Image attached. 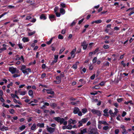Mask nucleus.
<instances>
[{
  "mask_svg": "<svg viewBox=\"0 0 134 134\" xmlns=\"http://www.w3.org/2000/svg\"><path fill=\"white\" fill-rule=\"evenodd\" d=\"M86 42L85 40L83 42L81 43V46H83L86 45Z\"/></svg>",
  "mask_w": 134,
  "mask_h": 134,
  "instance_id": "obj_37",
  "label": "nucleus"
},
{
  "mask_svg": "<svg viewBox=\"0 0 134 134\" xmlns=\"http://www.w3.org/2000/svg\"><path fill=\"white\" fill-rule=\"evenodd\" d=\"M122 130L123 132H122V133L123 134H126L127 133V132L125 128Z\"/></svg>",
  "mask_w": 134,
  "mask_h": 134,
  "instance_id": "obj_41",
  "label": "nucleus"
},
{
  "mask_svg": "<svg viewBox=\"0 0 134 134\" xmlns=\"http://www.w3.org/2000/svg\"><path fill=\"white\" fill-rule=\"evenodd\" d=\"M65 48L64 47H62V49L60 50L59 54H60L65 50Z\"/></svg>",
  "mask_w": 134,
  "mask_h": 134,
  "instance_id": "obj_23",
  "label": "nucleus"
},
{
  "mask_svg": "<svg viewBox=\"0 0 134 134\" xmlns=\"http://www.w3.org/2000/svg\"><path fill=\"white\" fill-rule=\"evenodd\" d=\"M26 69V66L25 65H22L20 69V70L22 71L23 70H24Z\"/></svg>",
  "mask_w": 134,
  "mask_h": 134,
  "instance_id": "obj_21",
  "label": "nucleus"
},
{
  "mask_svg": "<svg viewBox=\"0 0 134 134\" xmlns=\"http://www.w3.org/2000/svg\"><path fill=\"white\" fill-rule=\"evenodd\" d=\"M58 38L60 39H63V36L61 35L60 34L59 35L58 37Z\"/></svg>",
  "mask_w": 134,
  "mask_h": 134,
  "instance_id": "obj_36",
  "label": "nucleus"
},
{
  "mask_svg": "<svg viewBox=\"0 0 134 134\" xmlns=\"http://www.w3.org/2000/svg\"><path fill=\"white\" fill-rule=\"evenodd\" d=\"M4 129L6 131L8 130V127L5 126H3L2 128L1 129V130L3 131H4Z\"/></svg>",
  "mask_w": 134,
  "mask_h": 134,
  "instance_id": "obj_26",
  "label": "nucleus"
},
{
  "mask_svg": "<svg viewBox=\"0 0 134 134\" xmlns=\"http://www.w3.org/2000/svg\"><path fill=\"white\" fill-rule=\"evenodd\" d=\"M50 105L51 107H52L53 109L55 108L57 106V104L55 103H51L50 104Z\"/></svg>",
  "mask_w": 134,
  "mask_h": 134,
  "instance_id": "obj_16",
  "label": "nucleus"
},
{
  "mask_svg": "<svg viewBox=\"0 0 134 134\" xmlns=\"http://www.w3.org/2000/svg\"><path fill=\"white\" fill-rule=\"evenodd\" d=\"M67 129H71L72 128V126L71 125H68L67 126Z\"/></svg>",
  "mask_w": 134,
  "mask_h": 134,
  "instance_id": "obj_39",
  "label": "nucleus"
},
{
  "mask_svg": "<svg viewBox=\"0 0 134 134\" xmlns=\"http://www.w3.org/2000/svg\"><path fill=\"white\" fill-rule=\"evenodd\" d=\"M26 91H21L20 92V95H24L26 93Z\"/></svg>",
  "mask_w": 134,
  "mask_h": 134,
  "instance_id": "obj_47",
  "label": "nucleus"
},
{
  "mask_svg": "<svg viewBox=\"0 0 134 134\" xmlns=\"http://www.w3.org/2000/svg\"><path fill=\"white\" fill-rule=\"evenodd\" d=\"M49 18L50 20L53 21L54 20H55L56 19H55V16L54 15L52 14L49 15Z\"/></svg>",
  "mask_w": 134,
  "mask_h": 134,
  "instance_id": "obj_6",
  "label": "nucleus"
},
{
  "mask_svg": "<svg viewBox=\"0 0 134 134\" xmlns=\"http://www.w3.org/2000/svg\"><path fill=\"white\" fill-rule=\"evenodd\" d=\"M76 51V48H75L74 49L72 50L71 52V56H72L73 54H74Z\"/></svg>",
  "mask_w": 134,
  "mask_h": 134,
  "instance_id": "obj_28",
  "label": "nucleus"
},
{
  "mask_svg": "<svg viewBox=\"0 0 134 134\" xmlns=\"http://www.w3.org/2000/svg\"><path fill=\"white\" fill-rule=\"evenodd\" d=\"M87 133V129L85 128L82 130H81L80 132L79 133V134H83L84 133Z\"/></svg>",
  "mask_w": 134,
  "mask_h": 134,
  "instance_id": "obj_10",
  "label": "nucleus"
},
{
  "mask_svg": "<svg viewBox=\"0 0 134 134\" xmlns=\"http://www.w3.org/2000/svg\"><path fill=\"white\" fill-rule=\"evenodd\" d=\"M93 88H95V89H98L100 88V87L99 86V85H95L93 87Z\"/></svg>",
  "mask_w": 134,
  "mask_h": 134,
  "instance_id": "obj_35",
  "label": "nucleus"
},
{
  "mask_svg": "<svg viewBox=\"0 0 134 134\" xmlns=\"http://www.w3.org/2000/svg\"><path fill=\"white\" fill-rule=\"evenodd\" d=\"M89 134H99L97 132V130L95 129H92L89 131Z\"/></svg>",
  "mask_w": 134,
  "mask_h": 134,
  "instance_id": "obj_3",
  "label": "nucleus"
},
{
  "mask_svg": "<svg viewBox=\"0 0 134 134\" xmlns=\"http://www.w3.org/2000/svg\"><path fill=\"white\" fill-rule=\"evenodd\" d=\"M36 32L35 31H34L33 32L29 33L28 35L29 36H31L35 34Z\"/></svg>",
  "mask_w": 134,
  "mask_h": 134,
  "instance_id": "obj_33",
  "label": "nucleus"
},
{
  "mask_svg": "<svg viewBox=\"0 0 134 134\" xmlns=\"http://www.w3.org/2000/svg\"><path fill=\"white\" fill-rule=\"evenodd\" d=\"M102 22V21L101 20H95L92 21L91 22V24H93L94 23L96 24H99Z\"/></svg>",
  "mask_w": 134,
  "mask_h": 134,
  "instance_id": "obj_13",
  "label": "nucleus"
},
{
  "mask_svg": "<svg viewBox=\"0 0 134 134\" xmlns=\"http://www.w3.org/2000/svg\"><path fill=\"white\" fill-rule=\"evenodd\" d=\"M98 123L100 124H103L104 125H108V124L104 120L99 121L98 122Z\"/></svg>",
  "mask_w": 134,
  "mask_h": 134,
  "instance_id": "obj_15",
  "label": "nucleus"
},
{
  "mask_svg": "<svg viewBox=\"0 0 134 134\" xmlns=\"http://www.w3.org/2000/svg\"><path fill=\"white\" fill-rule=\"evenodd\" d=\"M29 95L31 97L33 98L34 97L33 93L32 91L31 90H29L28 91Z\"/></svg>",
  "mask_w": 134,
  "mask_h": 134,
  "instance_id": "obj_12",
  "label": "nucleus"
},
{
  "mask_svg": "<svg viewBox=\"0 0 134 134\" xmlns=\"http://www.w3.org/2000/svg\"><path fill=\"white\" fill-rule=\"evenodd\" d=\"M46 91L47 92V93L48 94H51L53 95H54V92L51 90L49 89H47L46 90Z\"/></svg>",
  "mask_w": 134,
  "mask_h": 134,
  "instance_id": "obj_11",
  "label": "nucleus"
},
{
  "mask_svg": "<svg viewBox=\"0 0 134 134\" xmlns=\"http://www.w3.org/2000/svg\"><path fill=\"white\" fill-rule=\"evenodd\" d=\"M13 101L15 103H18L19 104L22 105L21 103L20 102L18 101L15 98L13 99Z\"/></svg>",
  "mask_w": 134,
  "mask_h": 134,
  "instance_id": "obj_19",
  "label": "nucleus"
},
{
  "mask_svg": "<svg viewBox=\"0 0 134 134\" xmlns=\"http://www.w3.org/2000/svg\"><path fill=\"white\" fill-rule=\"evenodd\" d=\"M84 20V18H83L82 19H81V20H79L78 22V24L79 25Z\"/></svg>",
  "mask_w": 134,
  "mask_h": 134,
  "instance_id": "obj_61",
  "label": "nucleus"
},
{
  "mask_svg": "<svg viewBox=\"0 0 134 134\" xmlns=\"http://www.w3.org/2000/svg\"><path fill=\"white\" fill-rule=\"evenodd\" d=\"M49 104L47 102H45L44 103V105L43 106V107H46L45 105L49 106Z\"/></svg>",
  "mask_w": 134,
  "mask_h": 134,
  "instance_id": "obj_52",
  "label": "nucleus"
},
{
  "mask_svg": "<svg viewBox=\"0 0 134 134\" xmlns=\"http://www.w3.org/2000/svg\"><path fill=\"white\" fill-rule=\"evenodd\" d=\"M123 99V98H118L117 99V101L118 102L120 103L122 101Z\"/></svg>",
  "mask_w": 134,
  "mask_h": 134,
  "instance_id": "obj_40",
  "label": "nucleus"
},
{
  "mask_svg": "<svg viewBox=\"0 0 134 134\" xmlns=\"http://www.w3.org/2000/svg\"><path fill=\"white\" fill-rule=\"evenodd\" d=\"M22 72L24 74L26 75H28L29 72H31V70L30 68H28L23 70Z\"/></svg>",
  "mask_w": 134,
  "mask_h": 134,
  "instance_id": "obj_4",
  "label": "nucleus"
},
{
  "mask_svg": "<svg viewBox=\"0 0 134 134\" xmlns=\"http://www.w3.org/2000/svg\"><path fill=\"white\" fill-rule=\"evenodd\" d=\"M47 130L50 133H52L55 130L54 128H52L51 127H48L47 128Z\"/></svg>",
  "mask_w": 134,
  "mask_h": 134,
  "instance_id": "obj_9",
  "label": "nucleus"
},
{
  "mask_svg": "<svg viewBox=\"0 0 134 134\" xmlns=\"http://www.w3.org/2000/svg\"><path fill=\"white\" fill-rule=\"evenodd\" d=\"M114 110L115 111L113 113L115 115H117V113L119 111L118 109L116 108H114Z\"/></svg>",
  "mask_w": 134,
  "mask_h": 134,
  "instance_id": "obj_38",
  "label": "nucleus"
},
{
  "mask_svg": "<svg viewBox=\"0 0 134 134\" xmlns=\"http://www.w3.org/2000/svg\"><path fill=\"white\" fill-rule=\"evenodd\" d=\"M22 40L24 42H28L29 40L27 37H24L23 38Z\"/></svg>",
  "mask_w": 134,
  "mask_h": 134,
  "instance_id": "obj_18",
  "label": "nucleus"
},
{
  "mask_svg": "<svg viewBox=\"0 0 134 134\" xmlns=\"http://www.w3.org/2000/svg\"><path fill=\"white\" fill-rule=\"evenodd\" d=\"M57 61L54 59V60L51 63V65H53L54 63H55L57 62Z\"/></svg>",
  "mask_w": 134,
  "mask_h": 134,
  "instance_id": "obj_59",
  "label": "nucleus"
},
{
  "mask_svg": "<svg viewBox=\"0 0 134 134\" xmlns=\"http://www.w3.org/2000/svg\"><path fill=\"white\" fill-rule=\"evenodd\" d=\"M40 18L41 19L45 20L46 19L47 17L44 14H42L40 16Z\"/></svg>",
  "mask_w": 134,
  "mask_h": 134,
  "instance_id": "obj_14",
  "label": "nucleus"
},
{
  "mask_svg": "<svg viewBox=\"0 0 134 134\" xmlns=\"http://www.w3.org/2000/svg\"><path fill=\"white\" fill-rule=\"evenodd\" d=\"M44 126V123H40L39 127L41 128L43 127Z\"/></svg>",
  "mask_w": 134,
  "mask_h": 134,
  "instance_id": "obj_57",
  "label": "nucleus"
},
{
  "mask_svg": "<svg viewBox=\"0 0 134 134\" xmlns=\"http://www.w3.org/2000/svg\"><path fill=\"white\" fill-rule=\"evenodd\" d=\"M20 76V75H18V74H15L13 75V77H14V78H16V77H19Z\"/></svg>",
  "mask_w": 134,
  "mask_h": 134,
  "instance_id": "obj_51",
  "label": "nucleus"
},
{
  "mask_svg": "<svg viewBox=\"0 0 134 134\" xmlns=\"http://www.w3.org/2000/svg\"><path fill=\"white\" fill-rule=\"evenodd\" d=\"M98 116H101L100 111L99 110H97L96 114Z\"/></svg>",
  "mask_w": 134,
  "mask_h": 134,
  "instance_id": "obj_31",
  "label": "nucleus"
},
{
  "mask_svg": "<svg viewBox=\"0 0 134 134\" xmlns=\"http://www.w3.org/2000/svg\"><path fill=\"white\" fill-rule=\"evenodd\" d=\"M87 111V110L86 108H83L82 110V112L83 114L86 113Z\"/></svg>",
  "mask_w": 134,
  "mask_h": 134,
  "instance_id": "obj_29",
  "label": "nucleus"
},
{
  "mask_svg": "<svg viewBox=\"0 0 134 134\" xmlns=\"http://www.w3.org/2000/svg\"><path fill=\"white\" fill-rule=\"evenodd\" d=\"M13 85V83L12 82H11L9 84H8L7 86V87L8 88H10V86H12Z\"/></svg>",
  "mask_w": 134,
  "mask_h": 134,
  "instance_id": "obj_46",
  "label": "nucleus"
},
{
  "mask_svg": "<svg viewBox=\"0 0 134 134\" xmlns=\"http://www.w3.org/2000/svg\"><path fill=\"white\" fill-rule=\"evenodd\" d=\"M109 47L110 46L108 44L104 45L103 46V48L105 49H108L109 48Z\"/></svg>",
  "mask_w": 134,
  "mask_h": 134,
  "instance_id": "obj_24",
  "label": "nucleus"
},
{
  "mask_svg": "<svg viewBox=\"0 0 134 134\" xmlns=\"http://www.w3.org/2000/svg\"><path fill=\"white\" fill-rule=\"evenodd\" d=\"M104 84L105 82L104 81H102L99 84V85H100L101 86H103L104 85Z\"/></svg>",
  "mask_w": 134,
  "mask_h": 134,
  "instance_id": "obj_53",
  "label": "nucleus"
},
{
  "mask_svg": "<svg viewBox=\"0 0 134 134\" xmlns=\"http://www.w3.org/2000/svg\"><path fill=\"white\" fill-rule=\"evenodd\" d=\"M97 57H94L92 60V62L93 63H96L97 61Z\"/></svg>",
  "mask_w": 134,
  "mask_h": 134,
  "instance_id": "obj_30",
  "label": "nucleus"
},
{
  "mask_svg": "<svg viewBox=\"0 0 134 134\" xmlns=\"http://www.w3.org/2000/svg\"><path fill=\"white\" fill-rule=\"evenodd\" d=\"M96 75L95 74H94L92 75L90 77V78L91 80H93L94 79Z\"/></svg>",
  "mask_w": 134,
  "mask_h": 134,
  "instance_id": "obj_43",
  "label": "nucleus"
},
{
  "mask_svg": "<svg viewBox=\"0 0 134 134\" xmlns=\"http://www.w3.org/2000/svg\"><path fill=\"white\" fill-rule=\"evenodd\" d=\"M126 113L125 111H123L121 115L123 117H124L126 115Z\"/></svg>",
  "mask_w": 134,
  "mask_h": 134,
  "instance_id": "obj_55",
  "label": "nucleus"
},
{
  "mask_svg": "<svg viewBox=\"0 0 134 134\" xmlns=\"http://www.w3.org/2000/svg\"><path fill=\"white\" fill-rule=\"evenodd\" d=\"M53 119L58 122H60V125L62 124L65 120L64 118H60L59 117H54Z\"/></svg>",
  "mask_w": 134,
  "mask_h": 134,
  "instance_id": "obj_1",
  "label": "nucleus"
},
{
  "mask_svg": "<svg viewBox=\"0 0 134 134\" xmlns=\"http://www.w3.org/2000/svg\"><path fill=\"white\" fill-rule=\"evenodd\" d=\"M97 110H96L95 109H92L91 110V112L93 114H96L97 112Z\"/></svg>",
  "mask_w": 134,
  "mask_h": 134,
  "instance_id": "obj_32",
  "label": "nucleus"
},
{
  "mask_svg": "<svg viewBox=\"0 0 134 134\" xmlns=\"http://www.w3.org/2000/svg\"><path fill=\"white\" fill-rule=\"evenodd\" d=\"M18 46L19 48L20 49H22L23 48V47L22 46V44H21V43H19L18 44Z\"/></svg>",
  "mask_w": 134,
  "mask_h": 134,
  "instance_id": "obj_49",
  "label": "nucleus"
},
{
  "mask_svg": "<svg viewBox=\"0 0 134 134\" xmlns=\"http://www.w3.org/2000/svg\"><path fill=\"white\" fill-rule=\"evenodd\" d=\"M60 12L62 14H64L65 13V10L63 8H61L60 9Z\"/></svg>",
  "mask_w": 134,
  "mask_h": 134,
  "instance_id": "obj_20",
  "label": "nucleus"
},
{
  "mask_svg": "<svg viewBox=\"0 0 134 134\" xmlns=\"http://www.w3.org/2000/svg\"><path fill=\"white\" fill-rule=\"evenodd\" d=\"M88 120V119L87 118H84L82 119L81 120V121L83 123H86Z\"/></svg>",
  "mask_w": 134,
  "mask_h": 134,
  "instance_id": "obj_17",
  "label": "nucleus"
},
{
  "mask_svg": "<svg viewBox=\"0 0 134 134\" xmlns=\"http://www.w3.org/2000/svg\"><path fill=\"white\" fill-rule=\"evenodd\" d=\"M55 14L57 16V17H59L60 16V13L56 12L55 13Z\"/></svg>",
  "mask_w": 134,
  "mask_h": 134,
  "instance_id": "obj_63",
  "label": "nucleus"
},
{
  "mask_svg": "<svg viewBox=\"0 0 134 134\" xmlns=\"http://www.w3.org/2000/svg\"><path fill=\"white\" fill-rule=\"evenodd\" d=\"M60 6L62 8H65L66 7L65 4L63 3H62L60 4Z\"/></svg>",
  "mask_w": 134,
  "mask_h": 134,
  "instance_id": "obj_44",
  "label": "nucleus"
},
{
  "mask_svg": "<svg viewBox=\"0 0 134 134\" xmlns=\"http://www.w3.org/2000/svg\"><path fill=\"white\" fill-rule=\"evenodd\" d=\"M80 109L78 107H75L74 109L73 113L75 114H77L80 111Z\"/></svg>",
  "mask_w": 134,
  "mask_h": 134,
  "instance_id": "obj_7",
  "label": "nucleus"
},
{
  "mask_svg": "<svg viewBox=\"0 0 134 134\" xmlns=\"http://www.w3.org/2000/svg\"><path fill=\"white\" fill-rule=\"evenodd\" d=\"M108 109L107 108H106L104 110L103 112L104 114H103V116H109V115L108 114Z\"/></svg>",
  "mask_w": 134,
  "mask_h": 134,
  "instance_id": "obj_8",
  "label": "nucleus"
},
{
  "mask_svg": "<svg viewBox=\"0 0 134 134\" xmlns=\"http://www.w3.org/2000/svg\"><path fill=\"white\" fill-rule=\"evenodd\" d=\"M110 64V63L109 62L107 61L106 63L104 64V66H109Z\"/></svg>",
  "mask_w": 134,
  "mask_h": 134,
  "instance_id": "obj_62",
  "label": "nucleus"
},
{
  "mask_svg": "<svg viewBox=\"0 0 134 134\" xmlns=\"http://www.w3.org/2000/svg\"><path fill=\"white\" fill-rule=\"evenodd\" d=\"M26 127V126L25 125H23L19 127V129L20 130L22 131L24 130Z\"/></svg>",
  "mask_w": 134,
  "mask_h": 134,
  "instance_id": "obj_25",
  "label": "nucleus"
},
{
  "mask_svg": "<svg viewBox=\"0 0 134 134\" xmlns=\"http://www.w3.org/2000/svg\"><path fill=\"white\" fill-rule=\"evenodd\" d=\"M87 46H88V44H86V45L83 46H82L83 47V49L84 50H86L87 48Z\"/></svg>",
  "mask_w": 134,
  "mask_h": 134,
  "instance_id": "obj_50",
  "label": "nucleus"
},
{
  "mask_svg": "<svg viewBox=\"0 0 134 134\" xmlns=\"http://www.w3.org/2000/svg\"><path fill=\"white\" fill-rule=\"evenodd\" d=\"M19 55H17L16 56V58L15 59V60H19L20 59V58L19 57Z\"/></svg>",
  "mask_w": 134,
  "mask_h": 134,
  "instance_id": "obj_48",
  "label": "nucleus"
},
{
  "mask_svg": "<svg viewBox=\"0 0 134 134\" xmlns=\"http://www.w3.org/2000/svg\"><path fill=\"white\" fill-rule=\"evenodd\" d=\"M7 13H8L7 12H5L4 13H3L1 15H0V19L4 15L7 14Z\"/></svg>",
  "mask_w": 134,
  "mask_h": 134,
  "instance_id": "obj_54",
  "label": "nucleus"
},
{
  "mask_svg": "<svg viewBox=\"0 0 134 134\" xmlns=\"http://www.w3.org/2000/svg\"><path fill=\"white\" fill-rule=\"evenodd\" d=\"M56 79L58 80V81L55 80L54 81V82H55L56 84L60 83L61 82V77L59 76H57L56 77Z\"/></svg>",
  "mask_w": 134,
  "mask_h": 134,
  "instance_id": "obj_5",
  "label": "nucleus"
},
{
  "mask_svg": "<svg viewBox=\"0 0 134 134\" xmlns=\"http://www.w3.org/2000/svg\"><path fill=\"white\" fill-rule=\"evenodd\" d=\"M72 68L75 69H76L77 68V65L74 64L73 65Z\"/></svg>",
  "mask_w": 134,
  "mask_h": 134,
  "instance_id": "obj_56",
  "label": "nucleus"
},
{
  "mask_svg": "<svg viewBox=\"0 0 134 134\" xmlns=\"http://www.w3.org/2000/svg\"><path fill=\"white\" fill-rule=\"evenodd\" d=\"M109 129V127L108 126H105L103 127V130H107L108 129Z\"/></svg>",
  "mask_w": 134,
  "mask_h": 134,
  "instance_id": "obj_42",
  "label": "nucleus"
},
{
  "mask_svg": "<svg viewBox=\"0 0 134 134\" xmlns=\"http://www.w3.org/2000/svg\"><path fill=\"white\" fill-rule=\"evenodd\" d=\"M46 74L45 73H44L41 75V77L43 79L45 77Z\"/></svg>",
  "mask_w": 134,
  "mask_h": 134,
  "instance_id": "obj_58",
  "label": "nucleus"
},
{
  "mask_svg": "<svg viewBox=\"0 0 134 134\" xmlns=\"http://www.w3.org/2000/svg\"><path fill=\"white\" fill-rule=\"evenodd\" d=\"M119 129H116L115 130V134H118L119 132Z\"/></svg>",
  "mask_w": 134,
  "mask_h": 134,
  "instance_id": "obj_64",
  "label": "nucleus"
},
{
  "mask_svg": "<svg viewBox=\"0 0 134 134\" xmlns=\"http://www.w3.org/2000/svg\"><path fill=\"white\" fill-rule=\"evenodd\" d=\"M16 68H14L13 66L10 67L9 68V71L12 74H14L16 73Z\"/></svg>",
  "mask_w": 134,
  "mask_h": 134,
  "instance_id": "obj_2",
  "label": "nucleus"
},
{
  "mask_svg": "<svg viewBox=\"0 0 134 134\" xmlns=\"http://www.w3.org/2000/svg\"><path fill=\"white\" fill-rule=\"evenodd\" d=\"M53 38L54 37L52 38L49 41L47 42H46L47 44L48 45H49L51 44Z\"/></svg>",
  "mask_w": 134,
  "mask_h": 134,
  "instance_id": "obj_27",
  "label": "nucleus"
},
{
  "mask_svg": "<svg viewBox=\"0 0 134 134\" xmlns=\"http://www.w3.org/2000/svg\"><path fill=\"white\" fill-rule=\"evenodd\" d=\"M82 122L81 121H80L79 122V124L78 125L79 127H80V126H82Z\"/></svg>",
  "mask_w": 134,
  "mask_h": 134,
  "instance_id": "obj_45",
  "label": "nucleus"
},
{
  "mask_svg": "<svg viewBox=\"0 0 134 134\" xmlns=\"http://www.w3.org/2000/svg\"><path fill=\"white\" fill-rule=\"evenodd\" d=\"M99 49V48L97 47L96 49H95V50L94 52H93V54H95L97 53L98 52Z\"/></svg>",
  "mask_w": 134,
  "mask_h": 134,
  "instance_id": "obj_34",
  "label": "nucleus"
},
{
  "mask_svg": "<svg viewBox=\"0 0 134 134\" xmlns=\"http://www.w3.org/2000/svg\"><path fill=\"white\" fill-rule=\"evenodd\" d=\"M76 23V22L74 21L72 23H71L70 25V26L72 27L73 26L75 25Z\"/></svg>",
  "mask_w": 134,
  "mask_h": 134,
  "instance_id": "obj_60",
  "label": "nucleus"
},
{
  "mask_svg": "<svg viewBox=\"0 0 134 134\" xmlns=\"http://www.w3.org/2000/svg\"><path fill=\"white\" fill-rule=\"evenodd\" d=\"M36 125L35 124H34L31 127V129L32 130H35L36 128Z\"/></svg>",
  "mask_w": 134,
  "mask_h": 134,
  "instance_id": "obj_22",
  "label": "nucleus"
}]
</instances>
